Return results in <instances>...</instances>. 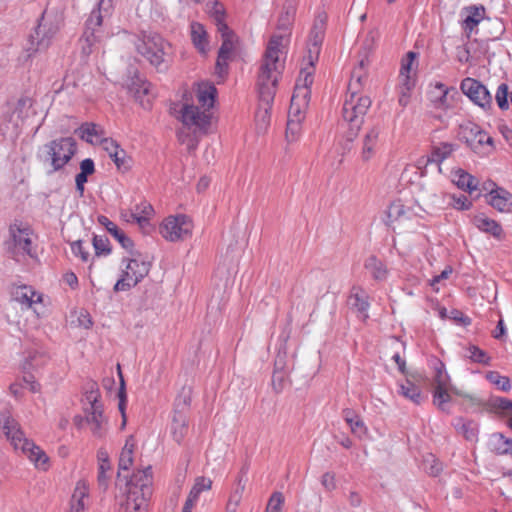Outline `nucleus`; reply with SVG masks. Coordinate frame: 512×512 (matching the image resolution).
<instances>
[{
  "label": "nucleus",
  "mask_w": 512,
  "mask_h": 512,
  "mask_svg": "<svg viewBox=\"0 0 512 512\" xmlns=\"http://www.w3.org/2000/svg\"><path fill=\"white\" fill-rule=\"evenodd\" d=\"M288 42L287 34H274L270 38L258 74L257 86L260 105L256 112V126L265 132L270 123V109L274 101L276 87L283 70L280 57Z\"/></svg>",
  "instance_id": "1"
},
{
  "label": "nucleus",
  "mask_w": 512,
  "mask_h": 512,
  "mask_svg": "<svg viewBox=\"0 0 512 512\" xmlns=\"http://www.w3.org/2000/svg\"><path fill=\"white\" fill-rule=\"evenodd\" d=\"M216 88L213 84L199 83L196 88V101L183 104L179 119L184 128L179 130L178 139L187 146L189 151L196 149L199 143L197 133L205 134L211 123V108L214 106Z\"/></svg>",
  "instance_id": "2"
},
{
  "label": "nucleus",
  "mask_w": 512,
  "mask_h": 512,
  "mask_svg": "<svg viewBox=\"0 0 512 512\" xmlns=\"http://www.w3.org/2000/svg\"><path fill=\"white\" fill-rule=\"evenodd\" d=\"M0 425L15 449H20L37 468L46 470L48 466V456L45 452L33 442L25 438L20 424L11 416H5L0 420Z\"/></svg>",
  "instance_id": "3"
},
{
  "label": "nucleus",
  "mask_w": 512,
  "mask_h": 512,
  "mask_svg": "<svg viewBox=\"0 0 512 512\" xmlns=\"http://www.w3.org/2000/svg\"><path fill=\"white\" fill-rule=\"evenodd\" d=\"M152 473L151 467L139 470L133 474L132 480L127 484L125 512H145L148 507V500L152 495Z\"/></svg>",
  "instance_id": "4"
},
{
  "label": "nucleus",
  "mask_w": 512,
  "mask_h": 512,
  "mask_svg": "<svg viewBox=\"0 0 512 512\" xmlns=\"http://www.w3.org/2000/svg\"><path fill=\"white\" fill-rule=\"evenodd\" d=\"M312 83L313 76H311V69L307 71H300L288 111L289 119L299 120L302 122L305 119V113L308 108L311 95L310 87Z\"/></svg>",
  "instance_id": "5"
},
{
  "label": "nucleus",
  "mask_w": 512,
  "mask_h": 512,
  "mask_svg": "<svg viewBox=\"0 0 512 512\" xmlns=\"http://www.w3.org/2000/svg\"><path fill=\"white\" fill-rule=\"evenodd\" d=\"M371 99L367 96L349 94L342 108V118L348 124L353 134L358 133L364 122V117L371 106Z\"/></svg>",
  "instance_id": "6"
},
{
  "label": "nucleus",
  "mask_w": 512,
  "mask_h": 512,
  "mask_svg": "<svg viewBox=\"0 0 512 512\" xmlns=\"http://www.w3.org/2000/svg\"><path fill=\"white\" fill-rule=\"evenodd\" d=\"M98 398V391L91 390L86 394L87 405L84 407V413L86 424L89 425L93 436L102 438L107 431V418Z\"/></svg>",
  "instance_id": "7"
},
{
  "label": "nucleus",
  "mask_w": 512,
  "mask_h": 512,
  "mask_svg": "<svg viewBox=\"0 0 512 512\" xmlns=\"http://www.w3.org/2000/svg\"><path fill=\"white\" fill-rule=\"evenodd\" d=\"M459 137L479 155H488L493 151V138L475 123L460 125Z\"/></svg>",
  "instance_id": "8"
},
{
  "label": "nucleus",
  "mask_w": 512,
  "mask_h": 512,
  "mask_svg": "<svg viewBox=\"0 0 512 512\" xmlns=\"http://www.w3.org/2000/svg\"><path fill=\"white\" fill-rule=\"evenodd\" d=\"M9 234L7 249L15 260L19 261V257L24 255L34 257L33 233L28 226L13 224L10 226Z\"/></svg>",
  "instance_id": "9"
},
{
  "label": "nucleus",
  "mask_w": 512,
  "mask_h": 512,
  "mask_svg": "<svg viewBox=\"0 0 512 512\" xmlns=\"http://www.w3.org/2000/svg\"><path fill=\"white\" fill-rule=\"evenodd\" d=\"M136 48L153 66L161 68L165 63L170 45L160 35L154 34L144 37Z\"/></svg>",
  "instance_id": "10"
},
{
  "label": "nucleus",
  "mask_w": 512,
  "mask_h": 512,
  "mask_svg": "<svg viewBox=\"0 0 512 512\" xmlns=\"http://www.w3.org/2000/svg\"><path fill=\"white\" fill-rule=\"evenodd\" d=\"M133 258L129 259L122 277L116 282L114 291H126L137 285L150 271L151 263L140 260L134 253Z\"/></svg>",
  "instance_id": "11"
},
{
  "label": "nucleus",
  "mask_w": 512,
  "mask_h": 512,
  "mask_svg": "<svg viewBox=\"0 0 512 512\" xmlns=\"http://www.w3.org/2000/svg\"><path fill=\"white\" fill-rule=\"evenodd\" d=\"M59 28L60 22L56 17L51 18L48 15L43 14L34 33L30 36L31 46L28 50L35 52L47 49L52 39L59 31Z\"/></svg>",
  "instance_id": "12"
},
{
  "label": "nucleus",
  "mask_w": 512,
  "mask_h": 512,
  "mask_svg": "<svg viewBox=\"0 0 512 512\" xmlns=\"http://www.w3.org/2000/svg\"><path fill=\"white\" fill-rule=\"evenodd\" d=\"M193 224L185 215L169 216L160 225V234L168 241L183 240L192 233Z\"/></svg>",
  "instance_id": "13"
},
{
  "label": "nucleus",
  "mask_w": 512,
  "mask_h": 512,
  "mask_svg": "<svg viewBox=\"0 0 512 512\" xmlns=\"http://www.w3.org/2000/svg\"><path fill=\"white\" fill-rule=\"evenodd\" d=\"M54 170L61 169L76 152V142L71 137L60 138L46 145Z\"/></svg>",
  "instance_id": "14"
},
{
  "label": "nucleus",
  "mask_w": 512,
  "mask_h": 512,
  "mask_svg": "<svg viewBox=\"0 0 512 512\" xmlns=\"http://www.w3.org/2000/svg\"><path fill=\"white\" fill-rule=\"evenodd\" d=\"M113 2L114 0H100L98 8L93 10L87 19L84 38L89 46H91L98 38V28L101 26L103 19L111 14Z\"/></svg>",
  "instance_id": "15"
},
{
  "label": "nucleus",
  "mask_w": 512,
  "mask_h": 512,
  "mask_svg": "<svg viewBox=\"0 0 512 512\" xmlns=\"http://www.w3.org/2000/svg\"><path fill=\"white\" fill-rule=\"evenodd\" d=\"M12 299L23 308L32 309L37 316L40 315L37 305L44 302V294L35 290L30 285H16L11 290Z\"/></svg>",
  "instance_id": "16"
},
{
  "label": "nucleus",
  "mask_w": 512,
  "mask_h": 512,
  "mask_svg": "<svg viewBox=\"0 0 512 512\" xmlns=\"http://www.w3.org/2000/svg\"><path fill=\"white\" fill-rule=\"evenodd\" d=\"M462 92L476 105L488 109L492 105V96L488 89L473 78H465L460 86Z\"/></svg>",
  "instance_id": "17"
},
{
  "label": "nucleus",
  "mask_w": 512,
  "mask_h": 512,
  "mask_svg": "<svg viewBox=\"0 0 512 512\" xmlns=\"http://www.w3.org/2000/svg\"><path fill=\"white\" fill-rule=\"evenodd\" d=\"M324 37V21L315 23L309 38L307 56L304 57L303 66L300 71L310 70L311 76L314 74V64L318 60L320 47Z\"/></svg>",
  "instance_id": "18"
},
{
  "label": "nucleus",
  "mask_w": 512,
  "mask_h": 512,
  "mask_svg": "<svg viewBox=\"0 0 512 512\" xmlns=\"http://www.w3.org/2000/svg\"><path fill=\"white\" fill-rule=\"evenodd\" d=\"M381 127L373 125L369 127L363 135L361 141L360 157L363 162L369 161L376 153Z\"/></svg>",
  "instance_id": "19"
},
{
  "label": "nucleus",
  "mask_w": 512,
  "mask_h": 512,
  "mask_svg": "<svg viewBox=\"0 0 512 512\" xmlns=\"http://www.w3.org/2000/svg\"><path fill=\"white\" fill-rule=\"evenodd\" d=\"M127 86L135 100L138 101L143 108L148 109L153 98L150 83L142 80L138 75H135Z\"/></svg>",
  "instance_id": "20"
},
{
  "label": "nucleus",
  "mask_w": 512,
  "mask_h": 512,
  "mask_svg": "<svg viewBox=\"0 0 512 512\" xmlns=\"http://www.w3.org/2000/svg\"><path fill=\"white\" fill-rule=\"evenodd\" d=\"M462 28L467 37H470L474 29L485 17V9L483 6L471 5L461 10Z\"/></svg>",
  "instance_id": "21"
},
{
  "label": "nucleus",
  "mask_w": 512,
  "mask_h": 512,
  "mask_svg": "<svg viewBox=\"0 0 512 512\" xmlns=\"http://www.w3.org/2000/svg\"><path fill=\"white\" fill-rule=\"evenodd\" d=\"M133 450L134 443L132 441V437L126 440L124 447L120 453L119 463H118V474H117V485H120L121 482L125 483L127 487V491L129 490V486L127 485L132 479L128 480L127 476H122L121 471L128 470L133 464ZM133 478V476L131 477Z\"/></svg>",
  "instance_id": "22"
},
{
  "label": "nucleus",
  "mask_w": 512,
  "mask_h": 512,
  "mask_svg": "<svg viewBox=\"0 0 512 512\" xmlns=\"http://www.w3.org/2000/svg\"><path fill=\"white\" fill-rule=\"evenodd\" d=\"M484 410L495 413L499 416H506V424L509 428H512V401L501 398L491 397L483 405Z\"/></svg>",
  "instance_id": "23"
},
{
  "label": "nucleus",
  "mask_w": 512,
  "mask_h": 512,
  "mask_svg": "<svg viewBox=\"0 0 512 512\" xmlns=\"http://www.w3.org/2000/svg\"><path fill=\"white\" fill-rule=\"evenodd\" d=\"M100 143L118 169H127L129 167V159L126 152L119 147L115 140L103 138L100 140Z\"/></svg>",
  "instance_id": "24"
},
{
  "label": "nucleus",
  "mask_w": 512,
  "mask_h": 512,
  "mask_svg": "<svg viewBox=\"0 0 512 512\" xmlns=\"http://www.w3.org/2000/svg\"><path fill=\"white\" fill-rule=\"evenodd\" d=\"M418 212L412 208H407L400 201L393 202L386 211L387 225H392L395 222H403L412 219L413 216H418Z\"/></svg>",
  "instance_id": "25"
},
{
  "label": "nucleus",
  "mask_w": 512,
  "mask_h": 512,
  "mask_svg": "<svg viewBox=\"0 0 512 512\" xmlns=\"http://www.w3.org/2000/svg\"><path fill=\"white\" fill-rule=\"evenodd\" d=\"M170 430L173 439L177 443H181L188 432V419L183 411L174 410Z\"/></svg>",
  "instance_id": "26"
},
{
  "label": "nucleus",
  "mask_w": 512,
  "mask_h": 512,
  "mask_svg": "<svg viewBox=\"0 0 512 512\" xmlns=\"http://www.w3.org/2000/svg\"><path fill=\"white\" fill-rule=\"evenodd\" d=\"M349 304L351 308L360 313L361 318L365 320L368 317L367 311L369 308L368 295L360 287H353L349 296Z\"/></svg>",
  "instance_id": "27"
},
{
  "label": "nucleus",
  "mask_w": 512,
  "mask_h": 512,
  "mask_svg": "<svg viewBox=\"0 0 512 512\" xmlns=\"http://www.w3.org/2000/svg\"><path fill=\"white\" fill-rule=\"evenodd\" d=\"M473 224L482 232L492 235L500 240L503 235L501 226L493 219L488 218L485 214H478L473 218Z\"/></svg>",
  "instance_id": "28"
},
{
  "label": "nucleus",
  "mask_w": 512,
  "mask_h": 512,
  "mask_svg": "<svg viewBox=\"0 0 512 512\" xmlns=\"http://www.w3.org/2000/svg\"><path fill=\"white\" fill-rule=\"evenodd\" d=\"M31 108L32 100L29 97H23L17 101L15 108L9 116V122L12 123L15 130H17L23 123V120L28 117Z\"/></svg>",
  "instance_id": "29"
},
{
  "label": "nucleus",
  "mask_w": 512,
  "mask_h": 512,
  "mask_svg": "<svg viewBox=\"0 0 512 512\" xmlns=\"http://www.w3.org/2000/svg\"><path fill=\"white\" fill-rule=\"evenodd\" d=\"M457 149V145L448 142H442L434 146L431 155L427 158L426 164L435 163L438 165V170L441 172V163L449 158L452 153Z\"/></svg>",
  "instance_id": "30"
},
{
  "label": "nucleus",
  "mask_w": 512,
  "mask_h": 512,
  "mask_svg": "<svg viewBox=\"0 0 512 512\" xmlns=\"http://www.w3.org/2000/svg\"><path fill=\"white\" fill-rule=\"evenodd\" d=\"M489 204L500 212H509L510 206V193L503 188L497 187L489 193Z\"/></svg>",
  "instance_id": "31"
},
{
  "label": "nucleus",
  "mask_w": 512,
  "mask_h": 512,
  "mask_svg": "<svg viewBox=\"0 0 512 512\" xmlns=\"http://www.w3.org/2000/svg\"><path fill=\"white\" fill-rule=\"evenodd\" d=\"M89 488L85 481H79L74 489L69 512H84L86 507L85 499L88 497Z\"/></svg>",
  "instance_id": "32"
},
{
  "label": "nucleus",
  "mask_w": 512,
  "mask_h": 512,
  "mask_svg": "<svg viewBox=\"0 0 512 512\" xmlns=\"http://www.w3.org/2000/svg\"><path fill=\"white\" fill-rule=\"evenodd\" d=\"M98 222L105 226L107 231L121 244L123 248L126 250L132 249L133 241L106 216H99Z\"/></svg>",
  "instance_id": "33"
},
{
  "label": "nucleus",
  "mask_w": 512,
  "mask_h": 512,
  "mask_svg": "<svg viewBox=\"0 0 512 512\" xmlns=\"http://www.w3.org/2000/svg\"><path fill=\"white\" fill-rule=\"evenodd\" d=\"M98 475L97 482L99 487L102 490H106L109 484L110 475L109 472L111 470V464L109 462V457L106 451L100 450L98 452Z\"/></svg>",
  "instance_id": "34"
},
{
  "label": "nucleus",
  "mask_w": 512,
  "mask_h": 512,
  "mask_svg": "<svg viewBox=\"0 0 512 512\" xmlns=\"http://www.w3.org/2000/svg\"><path fill=\"white\" fill-rule=\"evenodd\" d=\"M487 445L490 451L499 455L507 454L512 450V440L502 433H493L489 437Z\"/></svg>",
  "instance_id": "35"
},
{
  "label": "nucleus",
  "mask_w": 512,
  "mask_h": 512,
  "mask_svg": "<svg viewBox=\"0 0 512 512\" xmlns=\"http://www.w3.org/2000/svg\"><path fill=\"white\" fill-rule=\"evenodd\" d=\"M212 481L209 478L198 477L185 501V504L195 507L200 493L211 489Z\"/></svg>",
  "instance_id": "36"
},
{
  "label": "nucleus",
  "mask_w": 512,
  "mask_h": 512,
  "mask_svg": "<svg viewBox=\"0 0 512 512\" xmlns=\"http://www.w3.org/2000/svg\"><path fill=\"white\" fill-rule=\"evenodd\" d=\"M364 267L377 281L385 280L387 277L388 271L386 266L375 256H369L365 261Z\"/></svg>",
  "instance_id": "37"
},
{
  "label": "nucleus",
  "mask_w": 512,
  "mask_h": 512,
  "mask_svg": "<svg viewBox=\"0 0 512 512\" xmlns=\"http://www.w3.org/2000/svg\"><path fill=\"white\" fill-rule=\"evenodd\" d=\"M455 428L466 440L470 442L477 441L478 427L476 423L458 419L455 423Z\"/></svg>",
  "instance_id": "38"
},
{
  "label": "nucleus",
  "mask_w": 512,
  "mask_h": 512,
  "mask_svg": "<svg viewBox=\"0 0 512 512\" xmlns=\"http://www.w3.org/2000/svg\"><path fill=\"white\" fill-rule=\"evenodd\" d=\"M433 369H434V376H433V383L435 387H448L450 382V377L446 372L445 365L443 362H441L439 359L434 358L433 359Z\"/></svg>",
  "instance_id": "39"
},
{
  "label": "nucleus",
  "mask_w": 512,
  "mask_h": 512,
  "mask_svg": "<svg viewBox=\"0 0 512 512\" xmlns=\"http://www.w3.org/2000/svg\"><path fill=\"white\" fill-rule=\"evenodd\" d=\"M153 208L149 203H142L136 206L135 211L131 212L127 221H136L141 227L148 223L149 216L152 214Z\"/></svg>",
  "instance_id": "40"
},
{
  "label": "nucleus",
  "mask_w": 512,
  "mask_h": 512,
  "mask_svg": "<svg viewBox=\"0 0 512 512\" xmlns=\"http://www.w3.org/2000/svg\"><path fill=\"white\" fill-rule=\"evenodd\" d=\"M206 30L200 23L194 22L191 24V38L193 44L199 49L200 52L204 53L206 48Z\"/></svg>",
  "instance_id": "41"
},
{
  "label": "nucleus",
  "mask_w": 512,
  "mask_h": 512,
  "mask_svg": "<svg viewBox=\"0 0 512 512\" xmlns=\"http://www.w3.org/2000/svg\"><path fill=\"white\" fill-rule=\"evenodd\" d=\"M453 181L459 188L469 191L476 190L478 185V181L472 175L461 169L455 172Z\"/></svg>",
  "instance_id": "42"
},
{
  "label": "nucleus",
  "mask_w": 512,
  "mask_h": 512,
  "mask_svg": "<svg viewBox=\"0 0 512 512\" xmlns=\"http://www.w3.org/2000/svg\"><path fill=\"white\" fill-rule=\"evenodd\" d=\"M400 394L415 404H420L423 399L421 390L409 379L400 385Z\"/></svg>",
  "instance_id": "43"
},
{
  "label": "nucleus",
  "mask_w": 512,
  "mask_h": 512,
  "mask_svg": "<svg viewBox=\"0 0 512 512\" xmlns=\"http://www.w3.org/2000/svg\"><path fill=\"white\" fill-rule=\"evenodd\" d=\"M78 132L83 140L93 144L98 141L102 130L94 123H85L79 128Z\"/></svg>",
  "instance_id": "44"
},
{
  "label": "nucleus",
  "mask_w": 512,
  "mask_h": 512,
  "mask_svg": "<svg viewBox=\"0 0 512 512\" xmlns=\"http://www.w3.org/2000/svg\"><path fill=\"white\" fill-rule=\"evenodd\" d=\"M465 356L469 358L471 361L483 365H489L491 360L489 355L484 350L480 349L478 346L475 345H469L466 348Z\"/></svg>",
  "instance_id": "45"
},
{
  "label": "nucleus",
  "mask_w": 512,
  "mask_h": 512,
  "mask_svg": "<svg viewBox=\"0 0 512 512\" xmlns=\"http://www.w3.org/2000/svg\"><path fill=\"white\" fill-rule=\"evenodd\" d=\"M222 37V45L219 49L218 55L229 58L234 49V34L232 31L226 29V31H219Z\"/></svg>",
  "instance_id": "46"
},
{
  "label": "nucleus",
  "mask_w": 512,
  "mask_h": 512,
  "mask_svg": "<svg viewBox=\"0 0 512 512\" xmlns=\"http://www.w3.org/2000/svg\"><path fill=\"white\" fill-rule=\"evenodd\" d=\"M211 15L214 19L218 31H226V29H228L227 24L224 22L225 12L222 4L215 1L213 3Z\"/></svg>",
  "instance_id": "47"
},
{
  "label": "nucleus",
  "mask_w": 512,
  "mask_h": 512,
  "mask_svg": "<svg viewBox=\"0 0 512 512\" xmlns=\"http://www.w3.org/2000/svg\"><path fill=\"white\" fill-rule=\"evenodd\" d=\"M447 388L448 387H435L433 394L434 404L442 411H446V404L451 400Z\"/></svg>",
  "instance_id": "48"
},
{
  "label": "nucleus",
  "mask_w": 512,
  "mask_h": 512,
  "mask_svg": "<svg viewBox=\"0 0 512 512\" xmlns=\"http://www.w3.org/2000/svg\"><path fill=\"white\" fill-rule=\"evenodd\" d=\"M244 487H245V485L242 483V480L239 479L237 488L231 494V496L229 497V500L227 502V505H226L227 512H236L237 507L242 499Z\"/></svg>",
  "instance_id": "49"
},
{
  "label": "nucleus",
  "mask_w": 512,
  "mask_h": 512,
  "mask_svg": "<svg viewBox=\"0 0 512 512\" xmlns=\"http://www.w3.org/2000/svg\"><path fill=\"white\" fill-rule=\"evenodd\" d=\"M487 380H489L492 384L497 386L499 389L503 391H507L511 387L510 379L506 376H501L496 371H490L486 374Z\"/></svg>",
  "instance_id": "50"
},
{
  "label": "nucleus",
  "mask_w": 512,
  "mask_h": 512,
  "mask_svg": "<svg viewBox=\"0 0 512 512\" xmlns=\"http://www.w3.org/2000/svg\"><path fill=\"white\" fill-rule=\"evenodd\" d=\"M365 71L354 69L351 74V80L348 85L350 94L355 93L358 95L360 88L362 87V80L365 79Z\"/></svg>",
  "instance_id": "51"
},
{
  "label": "nucleus",
  "mask_w": 512,
  "mask_h": 512,
  "mask_svg": "<svg viewBox=\"0 0 512 512\" xmlns=\"http://www.w3.org/2000/svg\"><path fill=\"white\" fill-rule=\"evenodd\" d=\"M301 124L302 121L299 120H293L289 119L287 121V128H286V139L289 142L296 141L301 133Z\"/></svg>",
  "instance_id": "52"
},
{
  "label": "nucleus",
  "mask_w": 512,
  "mask_h": 512,
  "mask_svg": "<svg viewBox=\"0 0 512 512\" xmlns=\"http://www.w3.org/2000/svg\"><path fill=\"white\" fill-rule=\"evenodd\" d=\"M93 247L95 249V253L97 256L99 255H108L110 253L109 240L106 236H97L93 237Z\"/></svg>",
  "instance_id": "53"
},
{
  "label": "nucleus",
  "mask_w": 512,
  "mask_h": 512,
  "mask_svg": "<svg viewBox=\"0 0 512 512\" xmlns=\"http://www.w3.org/2000/svg\"><path fill=\"white\" fill-rule=\"evenodd\" d=\"M284 504V496L281 492H274L267 504L265 512H281Z\"/></svg>",
  "instance_id": "54"
},
{
  "label": "nucleus",
  "mask_w": 512,
  "mask_h": 512,
  "mask_svg": "<svg viewBox=\"0 0 512 512\" xmlns=\"http://www.w3.org/2000/svg\"><path fill=\"white\" fill-rule=\"evenodd\" d=\"M413 87V82L410 77H405L404 81L400 83V96L399 104L403 107L407 106L409 102V92Z\"/></svg>",
  "instance_id": "55"
},
{
  "label": "nucleus",
  "mask_w": 512,
  "mask_h": 512,
  "mask_svg": "<svg viewBox=\"0 0 512 512\" xmlns=\"http://www.w3.org/2000/svg\"><path fill=\"white\" fill-rule=\"evenodd\" d=\"M423 464L425 471L432 476H437L442 470V465L435 456L431 454L424 459Z\"/></svg>",
  "instance_id": "56"
},
{
  "label": "nucleus",
  "mask_w": 512,
  "mask_h": 512,
  "mask_svg": "<svg viewBox=\"0 0 512 512\" xmlns=\"http://www.w3.org/2000/svg\"><path fill=\"white\" fill-rule=\"evenodd\" d=\"M507 98H508V85L505 83H502L501 85L498 86V89H497V92L495 95V100L500 109L507 110L509 108V103H508Z\"/></svg>",
  "instance_id": "57"
},
{
  "label": "nucleus",
  "mask_w": 512,
  "mask_h": 512,
  "mask_svg": "<svg viewBox=\"0 0 512 512\" xmlns=\"http://www.w3.org/2000/svg\"><path fill=\"white\" fill-rule=\"evenodd\" d=\"M293 15H294V7H293V4L291 2H289L286 12L284 14H282L279 19L278 28L281 30L287 31L288 27L290 26L291 21L293 19Z\"/></svg>",
  "instance_id": "58"
},
{
  "label": "nucleus",
  "mask_w": 512,
  "mask_h": 512,
  "mask_svg": "<svg viewBox=\"0 0 512 512\" xmlns=\"http://www.w3.org/2000/svg\"><path fill=\"white\" fill-rule=\"evenodd\" d=\"M415 58H416L415 52L410 51L407 53L406 59L403 60L402 65H401V70H400L401 81H404L405 77H410L409 73L411 71V65Z\"/></svg>",
  "instance_id": "59"
},
{
  "label": "nucleus",
  "mask_w": 512,
  "mask_h": 512,
  "mask_svg": "<svg viewBox=\"0 0 512 512\" xmlns=\"http://www.w3.org/2000/svg\"><path fill=\"white\" fill-rule=\"evenodd\" d=\"M347 424L349 425L351 432L358 437L365 435L367 432V428L359 416L353 418L351 422Z\"/></svg>",
  "instance_id": "60"
},
{
  "label": "nucleus",
  "mask_w": 512,
  "mask_h": 512,
  "mask_svg": "<svg viewBox=\"0 0 512 512\" xmlns=\"http://www.w3.org/2000/svg\"><path fill=\"white\" fill-rule=\"evenodd\" d=\"M71 250L72 253L75 256L80 257L83 262H88L90 254L89 251L84 248L83 242L81 240L71 243Z\"/></svg>",
  "instance_id": "61"
},
{
  "label": "nucleus",
  "mask_w": 512,
  "mask_h": 512,
  "mask_svg": "<svg viewBox=\"0 0 512 512\" xmlns=\"http://www.w3.org/2000/svg\"><path fill=\"white\" fill-rule=\"evenodd\" d=\"M190 402H191V388L184 387L176 399V408L175 409L179 410L180 407L182 409H184L190 405Z\"/></svg>",
  "instance_id": "62"
},
{
  "label": "nucleus",
  "mask_w": 512,
  "mask_h": 512,
  "mask_svg": "<svg viewBox=\"0 0 512 512\" xmlns=\"http://www.w3.org/2000/svg\"><path fill=\"white\" fill-rule=\"evenodd\" d=\"M321 484L327 491H333L336 489L335 474L331 472L324 473L321 478Z\"/></svg>",
  "instance_id": "63"
},
{
  "label": "nucleus",
  "mask_w": 512,
  "mask_h": 512,
  "mask_svg": "<svg viewBox=\"0 0 512 512\" xmlns=\"http://www.w3.org/2000/svg\"><path fill=\"white\" fill-rule=\"evenodd\" d=\"M357 135H358V133L353 134V130L348 131V133L345 136L344 141L342 143H340L342 155L351 151V149L353 147V140L355 139V137Z\"/></svg>",
  "instance_id": "64"
}]
</instances>
